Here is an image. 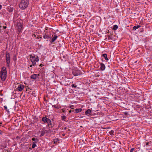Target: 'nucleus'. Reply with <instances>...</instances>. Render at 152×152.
Here are the masks:
<instances>
[{
  "label": "nucleus",
  "mask_w": 152,
  "mask_h": 152,
  "mask_svg": "<svg viewBox=\"0 0 152 152\" xmlns=\"http://www.w3.org/2000/svg\"><path fill=\"white\" fill-rule=\"evenodd\" d=\"M39 66L41 67H42V64H41L40 65H39Z\"/></svg>",
  "instance_id": "38"
},
{
  "label": "nucleus",
  "mask_w": 152,
  "mask_h": 152,
  "mask_svg": "<svg viewBox=\"0 0 152 152\" xmlns=\"http://www.w3.org/2000/svg\"><path fill=\"white\" fill-rule=\"evenodd\" d=\"M150 15L151 16V15H150V13H148V14H147V16L149 17V16Z\"/></svg>",
  "instance_id": "37"
},
{
  "label": "nucleus",
  "mask_w": 152,
  "mask_h": 152,
  "mask_svg": "<svg viewBox=\"0 0 152 152\" xmlns=\"http://www.w3.org/2000/svg\"><path fill=\"white\" fill-rule=\"evenodd\" d=\"M82 110V109L81 108L76 109L75 110V111L76 113H78L81 112Z\"/></svg>",
  "instance_id": "18"
},
{
  "label": "nucleus",
  "mask_w": 152,
  "mask_h": 152,
  "mask_svg": "<svg viewBox=\"0 0 152 152\" xmlns=\"http://www.w3.org/2000/svg\"><path fill=\"white\" fill-rule=\"evenodd\" d=\"M67 129V127H65L64 128V130H66V129Z\"/></svg>",
  "instance_id": "43"
},
{
  "label": "nucleus",
  "mask_w": 152,
  "mask_h": 152,
  "mask_svg": "<svg viewBox=\"0 0 152 152\" xmlns=\"http://www.w3.org/2000/svg\"><path fill=\"white\" fill-rule=\"evenodd\" d=\"M59 108L61 107V106H59Z\"/></svg>",
  "instance_id": "48"
},
{
  "label": "nucleus",
  "mask_w": 152,
  "mask_h": 152,
  "mask_svg": "<svg viewBox=\"0 0 152 152\" xmlns=\"http://www.w3.org/2000/svg\"><path fill=\"white\" fill-rule=\"evenodd\" d=\"M2 29H6V28H7V27L6 26H3V27H2Z\"/></svg>",
  "instance_id": "35"
},
{
  "label": "nucleus",
  "mask_w": 152,
  "mask_h": 152,
  "mask_svg": "<svg viewBox=\"0 0 152 152\" xmlns=\"http://www.w3.org/2000/svg\"><path fill=\"white\" fill-rule=\"evenodd\" d=\"M97 94H99V93H97Z\"/></svg>",
  "instance_id": "49"
},
{
  "label": "nucleus",
  "mask_w": 152,
  "mask_h": 152,
  "mask_svg": "<svg viewBox=\"0 0 152 152\" xmlns=\"http://www.w3.org/2000/svg\"><path fill=\"white\" fill-rule=\"evenodd\" d=\"M100 69L102 71L104 70L105 68V66L104 65V64H103V63H100Z\"/></svg>",
  "instance_id": "10"
},
{
  "label": "nucleus",
  "mask_w": 152,
  "mask_h": 152,
  "mask_svg": "<svg viewBox=\"0 0 152 152\" xmlns=\"http://www.w3.org/2000/svg\"><path fill=\"white\" fill-rule=\"evenodd\" d=\"M4 132L1 130H0V134H2L4 133Z\"/></svg>",
  "instance_id": "36"
},
{
  "label": "nucleus",
  "mask_w": 152,
  "mask_h": 152,
  "mask_svg": "<svg viewBox=\"0 0 152 152\" xmlns=\"http://www.w3.org/2000/svg\"><path fill=\"white\" fill-rule=\"evenodd\" d=\"M72 73L73 75L75 76L81 75L83 74L82 72L80 70L77 69L73 70Z\"/></svg>",
  "instance_id": "5"
},
{
  "label": "nucleus",
  "mask_w": 152,
  "mask_h": 152,
  "mask_svg": "<svg viewBox=\"0 0 152 152\" xmlns=\"http://www.w3.org/2000/svg\"><path fill=\"white\" fill-rule=\"evenodd\" d=\"M37 143V141L33 142L32 143V148H34L37 145H36V143Z\"/></svg>",
  "instance_id": "19"
},
{
  "label": "nucleus",
  "mask_w": 152,
  "mask_h": 152,
  "mask_svg": "<svg viewBox=\"0 0 152 152\" xmlns=\"http://www.w3.org/2000/svg\"><path fill=\"white\" fill-rule=\"evenodd\" d=\"M50 120V119L47 118L46 117H43L42 118V120L44 123H47Z\"/></svg>",
  "instance_id": "12"
},
{
  "label": "nucleus",
  "mask_w": 152,
  "mask_h": 152,
  "mask_svg": "<svg viewBox=\"0 0 152 152\" xmlns=\"http://www.w3.org/2000/svg\"><path fill=\"white\" fill-rule=\"evenodd\" d=\"M134 150V148H131L130 150V152H133V151Z\"/></svg>",
  "instance_id": "31"
},
{
  "label": "nucleus",
  "mask_w": 152,
  "mask_h": 152,
  "mask_svg": "<svg viewBox=\"0 0 152 152\" xmlns=\"http://www.w3.org/2000/svg\"><path fill=\"white\" fill-rule=\"evenodd\" d=\"M71 86L73 88H75L77 87V86L75 85V84L72 85Z\"/></svg>",
  "instance_id": "29"
},
{
  "label": "nucleus",
  "mask_w": 152,
  "mask_h": 152,
  "mask_svg": "<svg viewBox=\"0 0 152 152\" xmlns=\"http://www.w3.org/2000/svg\"><path fill=\"white\" fill-rule=\"evenodd\" d=\"M56 34V32H55V33H54V34Z\"/></svg>",
  "instance_id": "51"
},
{
  "label": "nucleus",
  "mask_w": 152,
  "mask_h": 152,
  "mask_svg": "<svg viewBox=\"0 0 152 152\" xmlns=\"http://www.w3.org/2000/svg\"><path fill=\"white\" fill-rule=\"evenodd\" d=\"M60 58L62 61H66L68 59V56L63 51L60 55Z\"/></svg>",
  "instance_id": "6"
},
{
  "label": "nucleus",
  "mask_w": 152,
  "mask_h": 152,
  "mask_svg": "<svg viewBox=\"0 0 152 152\" xmlns=\"http://www.w3.org/2000/svg\"><path fill=\"white\" fill-rule=\"evenodd\" d=\"M7 73L6 68L4 66L3 67L0 73V77L2 81H4L5 80L7 77Z\"/></svg>",
  "instance_id": "3"
},
{
  "label": "nucleus",
  "mask_w": 152,
  "mask_h": 152,
  "mask_svg": "<svg viewBox=\"0 0 152 152\" xmlns=\"http://www.w3.org/2000/svg\"><path fill=\"white\" fill-rule=\"evenodd\" d=\"M53 107H54L56 109H58L59 108V105H52V106Z\"/></svg>",
  "instance_id": "23"
},
{
  "label": "nucleus",
  "mask_w": 152,
  "mask_h": 152,
  "mask_svg": "<svg viewBox=\"0 0 152 152\" xmlns=\"http://www.w3.org/2000/svg\"><path fill=\"white\" fill-rule=\"evenodd\" d=\"M56 31H57V32H59V30L58 29H57L56 30Z\"/></svg>",
  "instance_id": "44"
},
{
  "label": "nucleus",
  "mask_w": 152,
  "mask_h": 152,
  "mask_svg": "<svg viewBox=\"0 0 152 152\" xmlns=\"http://www.w3.org/2000/svg\"><path fill=\"white\" fill-rule=\"evenodd\" d=\"M17 28L18 32L20 33L22 32L23 29V24L22 22H19L17 24Z\"/></svg>",
  "instance_id": "4"
},
{
  "label": "nucleus",
  "mask_w": 152,
  "mask_h": 152,
  "mask_svg": "<svg viewBox=\"0 0 152 152\" xmlns=\"http://www.w3.org/2000/svg\"><path fill=\"white\" fill-rule=\"evenodd\" d=\"M101 57H103L106 61H107L108 60V59L107 56V54H103Z\"/></svg>",
  "instance_id": "16"
},
{
  "label": "nucleus",
  "mask_w": 152,
  "mask_h": 152,
  "mask_svg": "<svg viewBox=\"0 0 152 152\" xmlns=\"http://www.w3.org/2000/svg\"><path fill=\"white\" fill-rule=\"evenodd\" d=\"M32 140L33 141H35L36 140L38 141V139H37V138H33L32 139Z\"/></svg>",
  "instance_id": "30"
},
{
  "label": "nucleus",
  "mask_w": 152,
  "mask_h": 152,
  "mask_svg": "<svg viewBox=\"0 0 152 152\" xmlns=\"http://www.w3.org/2000/svg\"><path fill=\"white\" fill-rule=\"evenodd\" d=\"M43 38L45 39H48L50 38V36L47 35H46V34H45L43 36Z\"/></svg>",
  "instance_id": "20"
},
{
  "label": "nucleus",
  "mask_w": 152,
  "mask_h": 152,
  "mask_svg": "<svg viewBox=\"0 0 152 152\" xmlns=\"http://www.w3.org/2000/svg\"><path fill=\"white\" fill-rule=\"evenodd\" d=\"M72 111H71V110H69V113H70L72 112Z\"/></svg>",
  "instance_id": "45"
},
{
  "label": "nucleus",
  "mask_w": 152,
  "mask_h": 152,
  "mask_svg": "<svg viewBox=\"0 0 152 152\" xmlns=\"http://www.w3.org/2000/svg\"><path fill=\"white\" fill-rule=\"evenodd\" d=\"M29 56L30 59L29 61L28 66L30 67L33 68L36 66V62L39 61V57L35 55L34 54H32Z\"/></svg>",
  "instance_id": "1"
},
{
  "label": "nucleus",
  "mask_w": 152,
  "mask_h": 152,
  "mask_svg": "<svg viewBox=\"0 0 152 152\" xmlns=\"http://www.w3.org/2000/svg\"><path fill=\"white\" fill-rule=\"evenodd\" d=\"M140 27V25H137V26H134L133 27V28L134 30H136V29L139 28Z\"/></svg>",
  "instance_id": "17"
},
{
  "label": "nucleus",
  "mask_w": 152,
  "mask_h": 152,
  "mask_svg": "<svg viewBox=\"0 0 152 152\" xmlns=\"http://www.w3.org/2000/svg\"><path fill=\"white\" fill-rule=\"evenodd\" d=\"M63 136H64L65 135V134H63Z\"/></svg>",
  "instance_id": "47"
},
{
  "label": "nucleus",
  "mask_w": 152,
  "mask_h": 152,
  "mask_svg": "<svg viewBox=\"0 0 152 152\" xmlns=\"http://www.w3.org/2000/svg\"><path fill=\"white\" fill-rule=\"evenodd\" d=\"M24 88V86L22 84L19 85L18 87V88H16V90H17L20 91H22Z\"/></svg>",
  "instance_id": "8"
},
{
  "label": "nucleus",
  "mask_w": 152,
  "mask_h": 152,
  "mask_svg": "<svg viewBox=\"0 0 152 152\" xmlns=\"http://www.w3.org/2000/svg\"><path fill=\"white\" fill-rule=\"evenodd\" d=\"M118 26L116 25H115L113 26V30H116L118 29Z\"/></svg>",
  "instance_id": "22"
},
{
  "label": "nucleus",
  "mask_w": 152,
  "mask_h": 152,
  "mask_svg": "<svg viewBox=\"0 0 152 152\" xmlns=\"http://www.w3.org/2000/svg\"><path fill=\"white\" fill-rule=\"evenodd\" d=\"M29 4L28 0H22L19 4V7L22 10L27 8Z\"/></svg>",
  "instance_id": "2"
},
{
  "label": "nucleus",
  "mask_w": 152,
  "mask_h": 152,
  "mask_svg": "<svg viewBox=\"0 0 152 152\" xmlns=\"http://www.w3.org/2000/svg\"><path fill=\"white\" fill-rule=\"evenodd\" d=\"M66 117L65 115H63L62 116L61 119L62 121H66L65 119H66Z\"/></svg>",
  "instance_id": "24"
},
{
  "label": "nucleus",
  "mask_w": 152,
  "mask_h": 152,
  "mask_svg": "<svg viewBox=\"0 0 152 152\" xmlns=\"http://www.w3.org/2000/svg\"><path fill=\"white\" fill-rule=\"evenodd\" d=\"M57 37L58 36H57V35H55L54 37L53 38H52V39L50 41L51 43H52V42H53L54 41H55V40L57 39Z\"/></svg>",
  "instance_id": "13"
},
{
  "label": "nucleus",
  "mask_w": 152,
  "mask_h": 152,
  "mask_svg": "<svg viewBox=\"0 0 152 152\" xmlns=\"http://www.w3.org/2000/svg\"><path fill=\"white\" fill-rule=\"evenodd\" d=\"M149 18H152V17H149Z\"/></svg>",
  "instance_id": "46"
},
{
  "label": "nucleus",
  "mask_w": 152,
  "mask_h": 152,
  "mask_svg": "<svg viewBox=\"0 0 152 152\" xmlns=\"http://www.w3.org/2000/svg\"><path fill=\"white\" fill-rule=\"evenodd\" d=\"M6 60L7 64L8 66H9L10 61V55L9 53H7L6 54Z\"/></svg>",
  "instance_id": "7"
},
{
  "label": "nucleus",
  "mask_w": 152,
  "mask_h": 152,
  "mask_svg": "<svg viewBox=\"0 0 152 152\" xmlns=\"http://www.w3.org/2000/svg\"><path fill=\"white\" fill-rule=\"evenodd\" d=\"M124 114L126 115H127L128 114V112H124Z\"/></svg>",
  "instance_id": "33"
},
{
  "label": "nucleus",
  "mask_w": 152,
  "mask_h": 152,
  "mask_svg": "<svg viewBox=\"0 0 152 152\" xmlns=\"http://www.w3.org/2000/svg\"><path fill=\"white\" fill-rule=\"evenodd\" d=\"M39 75V74H33L31 75L30 77L31 79L35 80L37 77Z\"/></svg>",
  "instance_id": "11"
},
{
  "label": "nucleus",
  "mask_w": 152,
  "mask_h": 152,
  "mask_svg": "<svg viewBox=\"0 0 152 152\" xmlns=\"http://www.w3.org/2000/svg\"><path fill=\"white\" fill-rule=\"evenodd\" d=\"M4 110H6L7 112L9 113V110H7V107L6 106H4Z\"/></svg>",
  "instance_id": "27"
},
{
  "label": "nucleus",
  "mask_w": 152,
  "mask_h": 152,
  "mask_svg": "<svg viewBox=\"0 0 152 152\" xmlns=\"http://www.w3.org/2000/svg\"><path fill=\"white\" fill-rule=\"evenodd\" d=\"M47 132V130H45L42 131H41V134L40 135V137H42L44 136V134Z\"/></svg>",
  "instance_id": "15"
},
{
  "label": "nucleus",
  "mask_w": 152,
  "mask_h": 152,
  "mask_svg": "<svg viewBox=\"0 0 152 152\" xmlns=\"http://www.w3.org/2000/svg\"><path fill=\"white\" fill-rule=\"evenodd\" d=\"M1 124V122H0V124Z\"/></svg>",
  "instance_id": "50"
},
{
  "label": "nucleus",
  "mask_w": 152,
  "mask_h": 152,
  "mask_svg": "<svg viewBox=\"0 0 152 152\" xmlns=\"http://www.w3.org/2000/svg\"><path fill=\"white\" fill-rule=\"evenodd\" d=\"M50 127H53V125L52 124V125H51L50 126Z\"/></svg>",
  "instance_id": "39"
},
{
  "label": "nucleus",
  "mask_w": 152,
  "mask_h": 152,
  "mask_svg": "<svg viewBox=\"0 0 152 152\" xmlns=\"http://www.w3.org/2000/svg\"><path fill=\"white\" fill-rule=\"evenodd\" d=\"M108 37L109 39H110L111 38V37L110 36H109L108 35Z\"/></svg>",
  "instance_id": "42"
},
{
  "label": "nucleus",
  "mask_w": 152,
  "mask_h": 152,
  "mask_svg": "<svg viewBox=\"0 0 152 152\" xmlns=\"http://www.w3.org/2000/svg\"><path fill=\"white\" fill-rule=\"evenodd\" d=\"M58 141V138L55 139L54 140V143H56Z\"/></svg>",
  "instance_id": "28"
},
{
  "label": "nucleus",
  "mask_w": 152,
  "mask_h": 152,
  "mask_svg": "<svg viewBox=\"0 0 152 152\" xmlns=\"http://www.w3.org/2000/svg\"><path fill=\"white\" fill-rule=\"evenodd\" d=\"M91 113V110L90 109H88L85 112V115H88Z\"/></svg>",
  "instance_id": "14"
},
{
  "label": "nucleus",
  "mask_w": 152,
  "mask_h": 152,
  "mask_svg": "<svg viewBox=\"0 0 152 152\" xmlns=\"http://www.w3.org/2000/svg\"><path fill=\"white\" fill-rule=\"evenodd\" d=\"M48 27H45V29L46 30H47L48 29Z\"/></svg>",
  "instance_id": "41"
},
{
  "label": "nucleus",
  "mask_w": 152,
  "mask_h": 152,
  "mask_svg": "<svg viewBox=\"0 0 152 152\" xmlns=\"http://www.w3.org/2000/svg\"><path fill=\"white\" fill-rule=\"evenodd\" d=\"M2 8V5L0 4V10Z\"/></svg>",
  "instance_id": "40"
},
{
  "label": "nucleus",
  "mask_w": 152,
  "mask_h": 152,
  "mask_svg": "<svg viewBox=\"0 0 152 152\" xmlns=\"http://www.w3.org/2000/svg\"><path fill=\"white\" fill-rule=\"evenodd\" d=\"M13 10L14 8L13 7H10V8L8 9V11L10 12H13Z\"/></svg>",
  "instance_id": "21"
},
{
  "label": "nucleus",
  "mask_w": 152,
  "mask_h": 152,
  "mask_svg": "<svg viewBox=\"0 0 152 152\" xmlns=\"http://www.w3.org/2000/svg\"><path fill=\"white\" fill-rule=\"evenodd\" d=\"M61 110L62 111V112L63 113H64V112H65V109H64V108L62 109H61Z\"/></svg>",
  "instance_id": "34"
},
{
  "label": "nucleus",
  "mask_w": 152,
  "mask_h": 152,
  "mask_svg": "<svg viewBox=\"0 0 152 152\" xmlns=\"http://www.w3.org/2000/svg\"><path fill=\"white\" fill-rule=\"evenodd\" d=\"M47 123L48 124V126H50L51 125H52L51 121L50 119L49 121H48Z\"/></svg>",
  "instance_id": "26"
},
{
  "label": "nucleus",
  "mask_w": 152,
  "mask_h": 152,
  "mask_svg": "<svg viewBox=\"0 0 152 152\" xmlns=\"http://www.w3.org/2000/svg\"><path fill=\"white\" fill-rule=\"evenodd\" d=\"M146 145H148L149 146H150V145H149V144H151V143H150L149 142H146Z\"/></svg>",
  "instance_id": "32"
},
{
  "label": "nucleus",
  "mask_w": 152,
  "mask_h": 152,
  "mask_svg": "<svg viewBox=\"0 0 152 152\" xmlns=\"http://www.w3.org/2000/svg\"><path fill=\"white\" fill-rule=\"evenodd\" d=\"M114 131L113 130H112L110 131L109 132V133L110 135H114Z\"/></svg>",
  "instance_id": "25"
},
{
  "label": "nucleus",
  "mask_w": 152,
  "mask_h": 152,
  "mask_svg": "<svg viewBox=\"0 0 152 152\" xmlns=\"http://www.w3.org/2000/svg\"><path fill=\"white\" fill-rule=\"evenodd\" d=\"M74 20V22L75 23L79 25H81V23H82L81 21L79 20Z\"/></svg>",
  "instance_id": "9"
}]
</instances>
